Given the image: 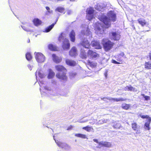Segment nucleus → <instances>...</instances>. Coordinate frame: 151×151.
Segmentation results:
<instances>
[{"mask_svg":"<svg viewBox=\"0 0 151 151\" xmlns=\"http://www.w3.org/2000/svg\"><path fill=\"white\" fill-rule=\"evenodd\" d=\"M108 18L105 16L101 14L99 17L100 20L103 22V23H97V27L95 28L96 32L98 34H102L104 31V28L109 27L110 25L111 20L113 22L116 20V15L114 11H110L107 13Z\"/></svg>","mask_w":151,"mask_h":151,"instance_id":"1","label":"nucleus"},{"mask_svg":"<svg viewBox=\"0 0 151 151\" xmlns=\"http://www.w3.org/2000/svg\"><path fill=\"white\" fill-rule=\"evenodd\" d=\"M55 68L59 72L56 75L57 77L61 80L65 81L67 78L65 73L66 69L63 66L60 65L55 66Z\"/></svg>","mask_w":151,"mask_h":151,"instance_id":"2","label":"nucleus"},{"mask_svg":"<svg viewBox=\"0 0 151 151\" xmlns=\"http://www.w3.org/2000/svg\"><path fill=\"white\" fill-rule=\"evenodd\" d=\"M140 117L142 119H147V120L144 125V127L145 129L149 130L150 129V124L151 122V117L148 115H140Z\"/></svg>","mask_w":151,"mask_h":151,"instance_id":"3","label":"nucleus"},{"mask_svg":"<svg viewBox=\"0 0 151 151\" xmlns=\"http://www.w3.org/2000/svg\"><path fill=\"white\" fill-rule=\"evenodd\" d=\"M35 55L36 60L38 63H42L45 61V57L40 52H35Z\"/></svg>","mask_w":151,"mask_h":151,"instance_id":"4","label":"nucleus"},{"mask_svg":"<svg viewBox=\"0 0 151 151\" xmlns=\"http://www.w3.org/2000/svg\"><path fill=\"white\" fill-rule=\"evenodd\" d=\"M86 18L89 20H91L93 17V12L94 10L92 7L88 8L87 9L86 11Z\"/></svg>","mask_w":151,"mask_h":151,"instance_id":"5","label":"nucleus"},{"mask_svg":"<svg viewBox=\"0 0 151 151\" xmlns=\"http://www.w3.org/2000/svg\"><path fill=\"white\" fill-rule=\"evenodd\" d=\"M113 43L108 40L104 43V47L106 51H108L112 47Z\"/></svg>","mask_w":151,"mask_h":151,"instance_id":"6","label":"nucleus"},{"mask_svg":"<svg viewBox=\"0 0 151 151\" xmlns=\"http://www.w3.org/2000/svg\"><path fill=\"white\" fill-rule=\"evenodd\" d=\"M109 37L111 40H118L120 37L119 34L116 32H111L109 34Z\"/></svg>","mask_w":151,"mask_h":151,"instance_id":"7","label":"nucleus"},{"mask_svg":"<svg viewBox=\"0 0 151 151\" xmlns=\"http://www.w3.org/2000/svg\"><path fill=\"white\" fill-rule=\"evenodd\" d=\"M47 75L45 73H44L40 69H38L35 73V76H36L37 79V76L41 78H44Z\"/></svg>","mask_w":151,"mask_h":151,"instance_id":"8","label":"nucleus"},{"mask_svg":"<svg viewBox=\"0 0 151 151\" xmlns=\"http://www.w3.org/2000/svg\"><path fill=\"white\" fill-rule=\"evenodd\" d=\"M88 56L90 58H96L99 56V55L93 51L89 50L88 52Z\"/></svg>","mask_w":151,"mask_h":151,"instance_id":"9","label":"nucleus"},{"mask_svg":"<svg viewBox=\"0 0 151 151\" xmlns=\"http://www.w3.org/2000/svg\"><path fill=\"white\" fill-rule=\"evenodd\" d=\"M91 45L95 49H99L101 48L99 42L97 41L94 40L92 41Z\"/></svg>","mask_w":151,"mask_h":151,"instance_id":"10","label":"nucleus"},{"mask_svg":"<svg viewBox=\"0 0 151 151\" xmlns=\"http://www.w3.org/2000/svg\"><path fill=\"white\" fill-rule=\"evenodd\" d=\"M81 33L82 35H86L88 37V38H91L92 37L91 33L87 28H86L85 30H82L81 31Z\"/></svg>","mask_w":151,"mask_h":151,"instance_id":"11","label":"nucleus"},{"mask_svg":"<svg viewBox=\"0 0 151 151\" xmlns=\"http://www.w3.org/2000/svg\"><path fill=\"white\" fill-rule=\"evenodd\" d=\"M70 47V44L68 40L65 39L63 41V47L64 50H67L69 49Z\"/></svg>","mask_w":151,"mask_h":151,"instance_id":"12","label":"nucleus"},{"mask_svg":"<svg viewBox=\"0 0 151 151\" xmlns=\"http://www.w3.org/2000/svg\"><path fill=\"white\" fill-rule=\"evenodd\" d=\"M81 44L85 48H89L90 47L89 42L86 39H84L81 42Z\"/></svg>","mask_w":151,"mask_h":151,"instance_id":"13","label":"nucleus"},{"mask_svg":"<svg viewBox=\"0 0 151 151\" xmlns=\"http://www.w3.org/2000/svg\"><path fill=\"white\" fill-rule=\"evenodd\" d=\"M69 54L71 56H75L77 55V52L76 48L73 47L69 52Z\"/></svg>","mask_w":151,"mask_h":151,"instance_id":"14","label":"nucleus"},{"mask_svg":"<svg viewBox=\"0 0 151 151\" xmlns=\"http://www.w3.org/2000/svg\"><path fill=\"white\" fill-rule=\"evenodd\" d=\"M66 64L70 66H75L77 64L76 61L69 59H67L65 60Z\"/></svg>","mask_w":151,"mask_h":151,"instance_id":"15","label":"nucleus"},{"mask_svg":"<svg viewBox=\"0 0 151 151\" xmlns=\"http://www.w3.org/2000/svg\"><path fill=\"white\" fill-rule=\"evenodd\" d=\"M131 127L134 131L137 132L139 130V127L137 123L136 122H133L131 124Z\"/></svg>","mask_w":151,"mask_h":151,"instance_id":"16","label":"nucleus"},{"mask_svg":"<svg viewBox=\"0 0 151 151\" xmlns=\"http://www.w3.org/2000/svg\"><path fill=\"white\" fill-rule=\"evenodd\" d=\"M53 61L56 63H59L61 60V58L57 56H56L55 54H53L52 55Z\"/></svg>","mask_w":151,"mask_h":151,"instance_id":"17","label":"nucleus"},{"mask_svg":"<svg viewBox=\"0 0 151 151\" xmlns=\"http://www.w3.org/2000/svg\"><path fill=\"white\" fill-rule=\"evenodd\" d=\"M75 136L77 137L81 138L82 139H88L87 136L86 135L81 133L76 134L75 135Z\"/></svg>","mask_w":151,"mask_h":151,"instance_id":"18","label":"nucleus"},{"mask_svg":"<svg viewBox=\"0 0 151 151\" xmlns=\"http://www.w3.org/2000/svg\"><path fill=\"white\" fill-rule=\"evenodd\" d=\"M124 90L125 91H136L137 90H135V88L132 86L131 85L127 86L124 88Z\"/></svg>","mask_w":151,"mask_h":151,"instance_id":"19","label":"nucleus"},{"mask_svg":"<svg viewBox=\"0 0 151 151\" xmlns=\"http://www.w3.org/2000/svg\"><path fill=\"white\" fill-rule=\"evenodd\" d=\"M138 23L141 25L143 27L146 24V22L145 20L143 18H140L137 20Z\"/></svg>","mask_w":151,"mask_h":151,"instance_id":"20","label":"nucleus"},{"mask_svg":"<svg viewBox=\"0 0 151 151\" xmlns=\"http://www.w3.org/2000/svg\"><path fill=\"white\" fill-rule=\"evenodd\" d=\"M131 104L126 103H123L122 104V108L125 110H127L130 109L131 107Z\"/></svg>","mask_w":151,"mask_h":151,"instance_id":"21","label":"nucleus"},{"mask_svg":"<svg viewBox=\"0 0 151 151\" xmlns=\"http://www.w3.org/2000/svg\"><path fill=\"white\" fill-rule=\"evenodd\" d=\"M75 33L73 30H72L69 36L70 40L72 42H74L75 40Z\"/></svg>","mask_w":151,"mask_h":151,"instance_id":"22","label":"nucleus"},{"mask_svg":"<svg viewBox=\"0 0 151 151\" xmlns=\"http://www.w3.org/2000/svg\"><path fill=\"white\" fill-rule=\"evenodd\" d=\"M49 73L47 76L48 79H51L54 76L55 73L51 69H49Z\"/></svg>","mask_w":151,"mask_h":151,"instance_id":"23","label":"nucleus"},{"mask_svg":"<svg viewBox=\"0 0 151 151\" xmlns=\"http://www.w3.org/2000/svg\"><path fill=\"white\" fill-rule=\"evenodd\" d=\"M33 22L35 26H38L40 25L42 23L41 21L37 18H35L33 20Z\"/></svg>","mask_w":151,"mask_h":151,"instance_id":"24","label":"nucleus"},{"mask_svg":"<svg viewBox=\"0 0 151 151\" xmlns=\"http://www.w3.org/2000/svg\"><path fill=\"white\" fill-rule=\"evenodd\" d=\"M56 23V22H55V23H53L51 25L47 27L45 29V31H44V32H50L53 27Z\"/></svg>","mask_w":151,"mask_h":151,"instance_id":"25","label":"nucleus"},{"mask_svg":"<svg viewBox=\"0 0 151 151\" xmlns=\"http://www.w3.org/2000/svg\"><path fill=\"white\" fill-rule=\"evenodd\" d=\"M81 57L83 59H86L87 58V55L84 50L81 49L80 54Z\"/></svg>","mask_w":151,"mask_h":151,"instance_id":"26","label":"nucleus"},{"mask_svg":"<svg viewBox=\"0 0 151 151\" xmlns=\"http://www.w3.org/2000/svg\"><path fill=\"white\" fill-rule=\"evenodd\" d=\"M82 129L88 132H89L93 129L92 127H90L88 126H87L86 127H83L82 128Z\"/></svg>","mask_w":151,"mask_h":151,"instance_id":"27","label":"nucleus"},{"mask_svg":"<svg viewBox=\"0 0 151 151\" xmlns=\"http://www.w3.org/2000/svg\"><path fill=\"white\" fill-rule=\"evenodd\" d=\"M54 139L55 140V142L57 144V145L59 147H60L61 148H63V147L64 145H63V143H62V142H60V141H58V140H56L54 138Z\"/></svg>","mask_w":151,"mask_h":151,"instance_id":"28","label":"nucleus"},{"mask_svg":"<svg viewBox=\"0 0 151 151\" xmlns=\"http://www.w3.org/2000/svg\"><path fill=\"white\" fill-rule=\"evenodd\" d=\"M55 11H58L60 13H63L64 12L65 13V9L64 8L61 7H57L55 10Z\"/></svg>","mask_w":151,"mask_h":151,"instance_id":"29","label":"nucleus"},{"mask_svg":"<svg viewBox=\"0 0 151 151\" xmlns=\"http://www.w3.org/2000/svg\"><path fill=\"white\" fill-rule=\"evenodd\" d=\"M40 87H42V84H43L42 83V81H40ZM44 87V88L45 89L47 90V91H51V88L50 87H49L47 86H46L45 87L44 86H43Z\"/></svg>","mask_w":151,"mask_h":151,"instance_id":"30","label":"nucleus"},{"mask_svg":"<svg viewBox=\"0 0 151 151\" xmlns=\"http://www.w3.org/2000/svg\"><path fill=\"white\" fill-rule=\"evenodd\" d=\"M48 48L49 49L52 50H56V47L55 46L52 44H50L48 46Z\"/></svg>","mask_w":151,"mask_h":151,"instance_id":"31","label":"nucleus"},{"mask_svg":"<svg viewBox=\"0 0 151 151\" xmlns=\"http://www.w3.org/2000/svg\"><path fill=\"white\" fill-rule=\"evenodd\" d=\"M111 145L110 142H104V147H111Z\"/></svg>","mask_w":151,"mask_h":151,"instance_id":"32","label":"nucleus"},{"mask_svg":"<svg viewBox=\"0 0 151 151\" xmlns=\"http://www.w3.org/2000/svg\"><path fill=\"white\" fill-rule=\"evenodd\" d=\"M145 68L147 69H151V63L149 62H146L145 63Z\"/></svg>","mask_w":151,"mask_h":151,"instance_id":"33","label":"nucleus"},{"mask_svg":"<svg viewBox=\"0 0 151 151\" xmlns=\"http://www.w3.org/2000/svg\"><path fill=\"white\" fill-rule=\"evenodd\" d=\"M112 99L114 100L115 101H124L127 100L126 99H124L122 98H115V99Z\"/></svg>","mask_w":151,"mask_h":151,"instance_id":"34","label":"nucleus"},{"mask_svg":"<svg viewBox=\"0 0 151 151\" xmlns=\"http://www.w3.org/2000/svg\"><path fill=\"white\" fill-rule=\"evenodd\" d=\"M26 57L28 60H30L32 58V56L30 53H27L26 54Z\"/></svg>","mask_w":151,"mask_h":151,"instance_id":"35","label":"nucleus"},{"mask_svg":"<svg viewBox=\"0 0 151 151\" xmlns=\"http://www.w3.org/2000/svg\"><path fill=\"white\" fill-rule=\"evenodd\" d=\"M22 27V29L24 30L25 31L27 32H31L32 31L30 29H29L27 28L26 27H25L24 26H21Z\"/></svg>","mask_w":151,"mask_h":151,"instance_id":"36","label":"nucleus"},{"mask_svg":"<svg viewBox=\"0 0 151 151\" xmlns=\"http://www.w3.org/2000/svg\"><path fill=\"white\" fill-rule=\"evenodd\" d=\"M144 96V100L145 101H148L150 100V97L149 96H145V95H143Z\"/></svg>","mask_w":151,"mask_h":151,"instance_id":"37","label":"nucleus"},{"mask_svg":"<svg viewBox=\"0 0 151 151\" xmlns=\"http://www.w3.org/2000/svg\"><path fill=\"white\" fill-rule=\"evenodd\" d=\"M114 128L115 129H119V124H115L113 126Z\"/></svg>","mask_w":151,"mask_h":151,"instance_id":"38","label":"nucleus"},{"mask_svg":"<svg viewBox=\"0 0 151 151\" xmlns=\"http://www.w3.org/2000/svg\"><path fill=\"white\" fill-rule=\"evenodd\" d=\"M98 144H99V145L100 146V147H104V142H99Z\"/></svg>","mask_w":151,"mask_h":151,"instance_id":"39","label":"nucleus"},{"mask_svg":"<svg viewBox=\"0 0 151 151\" xmlns=\"http://www.w3.org/2000/svg\"><path fill=\"white\" fill-rule=\"evenodd\" d=\"M73 128V126L72 125H70L68 127L67 130H70L72 129Z\"/></svg>","mask_w":151,"mask_h":151,"instance_id":"40","label":"nucleus"},{"mask_svg":"<svg viewBox=\"0 0 151 151\" xmlns=\"http://www.w3.org/2000/svg\"><path fill=\"white\" fill-rule=\"evenodd\" d=\"M27 66L29 68V69L30 70H32V69L33 67V66L32 65H31L30 64H28L27 65Z\"/></svg>","mask_w":151,"mask_h":151,"instance_id":"41","label":"nucleus"},{"mask_svg":"<svg viewBox=\"0 0 151 151\" xmlns=\"http://www.w3.org/2000/svg\"><path fill=\"white\" fill-rule=\"evenodd\" d=\"M63 34L62 33L61 35L59 37V41H61V40H62V38L63 37Z\"/></svg>","mask_w":151,"mask_h":151,"instance_id":"42","label":"nucleus"},{"mask_svg":"<svg viewBox=\"0 0 151 151\" xmlns=\"http://www.w3.org/2000/svg\"><path fill=\"white\" fill-rule=\"evenodd\" d=\"M107 73L108 70H106L104 73V75L106 78L107 76Z\"/></svg>","mask_w":151,"mask_h":151,"instance_id":"43","label":"nucleus"},{"mask_svg":"<svg viewBox=\"0 0 151 151\" xmlns=\"http://www.w3.org/2000/svg\"><path fill=\"white\" fill-rule=\"evenodd\" d=\"M67 12L68 15H70L72 13V11L70 10H68Z\"/></svg>","mask_w":151,"mask_h":151,"instance_id":"44","label":"nucleus"},{"mask_svg":"<svg viewBox=\"0 0 151 151\" xmlns=\"http://www.w3.org/2000/svg\"><path fill=\"white\" fill-rule=\"evenodd\" d=\"M112 62H113V63H115V64H118L119 63L114 60H113Z\"/></svg>","mask_w":151,"mask_h":151,"instance_id":"45","label":"nucleus"},{"mask_svg":"<svg viewBox=\"0 0 151 151\" xmlns=\"http://www.w3.org/2000/svg\"><path fill=\"white\" fill-rule=\"evenodd\" d=\"M52 83L53 85H56V82L54 80H52Z\"/></svg>","mask_w":151,"mask_h":151,"instance_id":"46","label":"nucleus"},{"mask_svg":"<svg viewBox=\"0 0 151 151\" xmlns=\"http://www.w3.org/2000/svg\"><path fill=\"white\" fill-rule=\"evenodd\" d=\"M93 141H94V142H95L97 143H99V142L97 139H93Z\"/></svg>","mask_w":151,"mask_h":151,"instance_id":"47","label":"nucleus"},{"mask_svg":"<svg viewBox=\"0 0 151 151\" xmlns=\"http://www.w3.org/2000/svg\"><path fill=\"white\" fill-rule=\"evenodd\" d=\"M88 63L89 64V65H91V66L93 65V63L92 62H90V61H89L88 62Z\"/></svg>","mask_w":151,"mask_h":151,"instance_id":"48","label":"nucleus"},{"mask_svg":"<svg viewBox=\"0 0 151 151\" xmlns=\"http://www.w3.org/2000/svg\"><path fill=\"white\" fill-rule=\"evenodd\" d=\"M46 9L48 11L49 10H50V8L48 6H47L46 7Z\"/></svg>","mask_w":151,"mask_h":151,"instance_id":"49","label":"nucleus"},{"mask_svg":"<svg viewBox=\"0 0 151 151\" xmlns=\"http://www.w3.org/2000/svg\"><path fill=\"white\" fill-rule=\"evenodd\" d=\"M48 12L49 13H52V10H50H50H48Z\"/></svg>","mask_w":151,"mask_h":151,"instance_id":"50","label":"nucleus"},{"mask_svg":"<svg viewBox=\"0 0 151 151\" xmlns=\"http://www.w3.org/2000/svg\"><path fill=\"white\" fill-rule=\"evenodd\" d=\"M121 55L122 56H123V55H124V54L123 52H122L121 53Z\"/></svg>","mask_w":151,"mask_h":151,"instance_id":"51","label":"nucleus"},{"mask_svg":"<svg viewBox=\"0 0 151 151\" xmlns=\"http://www.w3.org/2000/svg\"><path fill=\"white\" fill-rule=\"evenodd\" d=\"M150 60H151V53L150 54Z\"/></svg>","mask_w":151,"mask_h":151,"instance_id":"52","label":"nucleus"},{"mask_svg":"<svg viewBox=\"0 0 151 151\" xmlns=\"http://www.w3.org/2000/svg\"><path fill=\"white\" fill-rule=\"evenodd\" d=\"M27 42L28 43L29 42H30V40L29 39L27 41Z\"/></svg>","mask_w":151,"mask_h":151,"instance_id":"53","label":"nucleus"},{"mask_svg":"<svg viewBox=\"0 0 151 151\" xmlns=\"http://www.w3.org/2000/svg\"><path fill=\"white\" fill-rule=\"evenodd\" d=\"M70 1H75V0H70Z\"/></svg>","mask_w":151,"mask_h":151,"instance_id":"54","label":"nucleus"},{"mask_svg":"<svg viewBox=\"0 0 151 151\" xmlns=\"http://www.w3.org/2000/svg\"><path fill=\"white\" fill-rule=\"evenodd\" d=\"M73 74H74V76H75V75H76V73H73Z\"/></svg>","mask_w":151,"mask_h":151,"instance_id":"55","label":"nucleus"},{"mask_svg":"<svg viewBox=\"0 0 151 151\" xmlns=\"http://www.w3.org/2000/svg\"><path fill=\"white\" fill-rule=\"evenodd\" d=\"M37 35H35V37H37Z\"/></svg>","mask_w":151,"mask_h":151,"instance_id":"56","label":"nucleus"},{"mask_svg":"<svg viewBox=\"0 0 151 151\" xmlns=\"http://www.w3.org/2000/svg\"><path fill=\"white\" fill-rule=\"evenodd\" d=\"M40 91L41 92V88H40Z\"/></svg>","mask_w":151,"mask_h":151,"instance_id":"57","label":"nucleus"}]
</instances>
